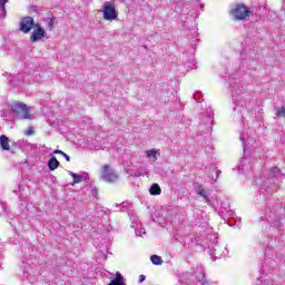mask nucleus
<instances>
[{
    "instance_id": "30",
    "label": "nucleus",
    "mask_w": 285,
    "mask_h": 285,
    "mask_svg": "<svg viewBox=\"0 0 285 285\" xmlns=\"http://www.w3.org/2000/svg\"><path fill=\"white\" fill-rule=\"evenodd\" d=\"M193 276L191 278H186V281L183 283L184 285H195V281H193Z\"/></svg>"
},
{
    "instance_id": "22",
    "label": "nucleus",
    "mask_w": 285,
    "mask_h": 285,
    "mask_svg": "<svg viewBox=\"0 0 285 285\" xmlns=\"http://www.w3.org/2000/svg\"><path fill=\"white\" fill-rule=\"evenodd\" d=\"M149 193L150 195H161V187H159V184H153Z\"/></svg>"
},
{
    "instance_id": "19",
    "label": "nucleus",
    "mask_w": 285,
    "mask_h": 285,
    "mask_svg": "<svg viewBox=\"0 0 285 285\" xmlns=\"http://www.w3.org/2000/svg\"><path fill=\"white\" fill-rule=\"evenodd\" d=\"M158 154H159V150L149 149V150L146 151V157H147V159H154V161H156Z\"/></svg>"
},
{
    "instance_id": "13",
    "label": "nucleus",
    "mask_w": 285,
    "mask_h": 285,
    "mask_svg": "<svg viewBox=\"0 0 285 285\" xmlns=\"http://www.w3.org/2000/svg\"><path fill=\"white\" fill-rule=\"evenodd\" d=\"M237 168H238V173L244 175V173H249L250 170H253V164L248 158H243L238 164Z\"/></svg>"
},
{
    "instance_id": "4",
    "label": "nucleus",
    "mask_w": 285,
    "mask_h": 285,
    "mask_svg": "<svg viewBox=\"0 0 285 285\" xmlns=\"http://www.w3.org/2000/svg\"><path fill=\"white\" fill-rule=\"evenodd\" d=\"M101 12L105 21H117L119 19V12L114 3L105 2Z\"/></svg>"
},
{
    "instance_id": "6",
    "label": "nucleus",
    "mask_w": 285,
    "mask_h": 285,
    "mask_svg": "<svg viewBox=\"0 0 285 285\" xmlns=\"http://www.w3.org/2000/svg\"><path fill=\"white\" fill-rule=\"evenodd\" d=\"M198 128L204 132H210L213 130V112L207 111L206 114L199 115Z\"/></svg>"
},
{
    "instance_id": "32",
    "label": "nucleus",
    "mask_w": 285,
    "mask_h": 285,
    "mask_svg": "<svg viewBox=\"0 0 285 285\" xmlns=\"http://www.w3.org/2000/svg\"><path fill=\"white\" fill-rule=\"evenodd\" d=\"M141 282H146V275H140L139 276V283L141 284Z\"/></svg>"
},
{
    "instance_id": "23",
    "label": "nucleus",
    "mask_w": 285,
    "mask_h": 285,
    "mask_svg": "<svg viewBox=\"0 0 285 285\" xmlns=\"http://www.w3.org/2000/svg\"><path fill=\"white\" fill-rule=\"evenodd\" d=\"M150 262H151L155 266H161V264H164V261L161 259V256H157V255H151V256H150Z\"/></svg>"
},
{
    "instance_id": "33",
    "label": "nucleus",
    "mask_w": 285,
    "mask_h": 285,
    "mask_svg": "<svg viewBox=\"0 0 285 285\" xmlns=\"http://www.w3.org/2000/svg\"><path fill=\"white\" fill-rule=\"evenodd\" d=\"M91 195H94V197H97V188L91 189Z\"/></svg>"
},
{
    "instance_id": "3",
    "label": "nucleus",
    "mask_w": 285,
    "mask_h": 285,
    "mask_svg": "<svg viewBox=\"0 0 285 285\" xmlns=\"http://www.w3.org/2000/svg\"><path fill=\"white\" fill-rule=\"evenodd\" d=\"M11 110L17 119H32V116H30V109L23 102H13L11 105Z\"/></svg>"
},
{
    "instance_id": "8",
    "label": "nucleus",
    "mask_w": 285,
    "mask_h": 285,
    "mask_svg": "<svg viewBox=\"0 0 285 285\" xmlns=\"http://www.w3.org/2000/svg\"><path fill=\"white\" fill-rule=\"evenodd\" d=\"M100 178L107 181V184H115L119 179V176L110 168V165H104Z\"/></svg>"
},
{
    "instance_id": "20",
    "label": "nucleus",
    "mask_w": 285,
    "mask_h": 285,
    "mask_svg": "<svg viewBox=\"0 0 285 285\" xmlns=\"http://www.w3.org/2000/svg\"><path fill=\"white\" fill-rule=\"evenodd\" d=\"M115 208H119L121 213H126L130 208V203L128 202H122L120 204H115Z\"/></svg>"
},
{
    "instance_id": "12",
    "label": "nucleus",
    "mask_w": 285,
    "mask_h": 285,
    "mask_svg": "<svg viewBox=\"0 0 285 285\" xmlns=\"http://www.w3.org/2000/svg\"><path fill=\"white\" fill-rule=\"evenodd\" d=\"M239 139L243 144L244 153H246V148H248V146H254V144H255V139H253L250 136H248V130L240 134Z\"/></svg>"
},
{
    "instance_id": "31",
    "label": "nucleus",
    "mask_w": 285,
    "mask_h": 285,
    "mask_svg": "<svg viewBox=\"0 0 285 285\" xmlns=\"http://www.w3.org/2000/svg\"><path fill=\"white\" fill-rule=\"evenodd\" d=\"M219 175H222V170L217 169V170H216V176L213 177V180H214V181H217V179H219Z\"/></svg>"
},
{
    "instance_id": "7",
    "label": "nucleus",
    "mask_w": 285,
    "mask_h": 285,
    "mask_svg": "<svg viewBox=\"0 0 285 285\" xmlns=\"http://www.w3.org/2000/svg\"><path fill=\"white\" fill-rule=\"evenodd\" d=\"M216 210L222 219L235 216V212L230 209V202L226 198L220 200V206Z\"/></svg>"
},
{
    "instance_id": "17",
    "label": "nucleus",
    "mask_w": 285,
    "mask_h": 285,
    "mask_svg": "<svg viewBox=\"0 0 285 285\" xmlns=\"http://www.w3.org/2000/svg\"><path fill=\"white\" fill-rule=\"evenodd\" d=\"M108 285H126V283H124V276L121 273H117L116 277L111 279Z\"/></svg>"
},
{
    "instance_id": "29",
    "label": "nucleus",
    "mask_w": 285,
    "mask_h": 285,
    "mask_svg": "<svg viewBox=\"0 0 285 285\" xmlns=\"http://www.w3.org/2000/svg\"><path fill=\"white\" fill-rule=\"evenodd\" d=\"M24 135H27L28 137H30V135H35V128L33 127H29L26 131Z\"/></svg>"
},
{
    "instance_id": "5",
    "label": "nucleus",
    "mask_w": 285,
    "mask_h": 285,
    "mask_svg": "<svg viewBox=\"0 0 285 285\" xmlns=\"http://www.w3.org/2000/svg\"><path fill=\"white\" fill-rule=\"evenodd\" d=\"M250 9L244 4H235L230 11V14L234 17L235 21H244L250 17Z\"/></svg>"
},
{
    "instance_id": "26",
    "label": "nucleus",
    "mask_w": 285,
    "mask_h": 285,
    "mask_svg": "<svg viewBox=\"0 0 285 285\" xmlns=\"http://www.w3.org/2000/svg\"><path fill=\"white\" fill-rule=\"evenodd\" d=\"M197 194L203 197V199H205L206 202H208V191H206V189L202 188L197 190Z\"/></svg>"
},
{
    "instance_id": "25",
    "label": "nucleus",
    "mask_w": 285,
    "mask_h": 285,
    "mask_svg": "<svg viewBox=\"0 0 285 285\" xmlns=\"http://www.w3.org/2000/svg\"><path fill=\"white\" fill-rule=\"evenodd\" d=\"M45 23L47 24V30L52 32V28H55V20H52V18H47L45 19Z\"/></svg>"
},
{
    "instance_id": "11",
    "label": "nucleus",
    "mask_w": 285,
    "mask_h": 285,
    "mask_svg": "<svg viewBox=\"0 0 285 285\" xmlns=\"http://www.w3.org/2000/svg\"><path fill=\"white\" fill-rule=\"evenodd\" d=\"M212 253L216 259H220V257L228 256V248H226L223 245H219V243H214L212 246Z\"/></svg>"
},
{
    "instance_id": "10",
    "label": "nucleus",
    "mask_w": 285,
    "mask_h": 285,
    "mask_svg": "<svg viewBox=\"0 0 285 285\" xmlns=\"http://www.w3.org/2000/svg\"><path fill=\"white\" fill-rule=\"evenodd\" d=\"M37 23H35V19L32 17H24L20 21V30L21 32H24V35H28L32 28H35Z\"/></svg>"
},
{
    "instance_id": "34",
    "label": "nucleus",
    "mask_w": 285,
    "mask_h": 285,
    "mask_svg": "<svg viewBox=\"0 0 285 285\" xmlns=\"http://www.w3.org/2000/svg\"><path fill=\"white\" fill-rule=\"evenodd\" d=\"M272 226H281V223L279 222H273Z\"/></svg>"
},
{
    "instance_id": "15",
    "label": "nucleus",
    "mask_w": 285,
    "mask_h": 285,
    "mask_svg": "<svg viewBox=\"0 0 285 285\" xmlns=\"http://www.w3.org/2000/svg\"><path fill=\"white\" fill-rule=\"evenodd\" d=\"M59 166H61V163H59V160H57V157H52L51 159H49L48 161V168L49 170H57V168H59Z\"/></svg>"
},
{
    "instance_id": "14",
    "label": "nucleus",
    "mask_w": 285,
    "mask_h": 285,
    "mask_svg": "<svg viewBox=\"0 0 285 285\" xmlns=\"http://www.w3.org/2000/svg\"><path fill=\"white\" fill-rule=\"evenodd\" d=\"M0 147L2 150H10V138H8V136H0Z\"/></svg>"
},
{
    "instance_id": "37",
    "label": "nucleus",
    "mask_w": 285,
    "mask_h": 285,
    "mask_svg": "<svg viewBox=\"0 0 285 285\" xmlns=\"http://www.w3.org/2000/svg\"><path fill=\"white\" fill-rule=\"evenodd\" d=\"M13 193H16V194H17V190H13Z\"/></svg>"
},
{
    "instance_id": "21",
    "label": "nucleus",
    "mask_w": 285,
    "mask_h": 285,
    "mask_svg": "<svg viewBox=\"0 0 285 285\" xmlns=\"http://www.w3.org/2000/svg\"><path fill=\"white\" fill-rule=\"evenodd\" d=\"M6 3H8V0H0V18L6 19Z\"/></svg>"
},
{
    "instance_id": "35",
    "label": "nucleus",
    "mask_w": 285,
    "mask_h": 285,
    "mask_svg": "<svg viewBox=\"0 0 285 285\" xmlns=\"http://www.w3.org/2000/svg\"><path fill=\"white\" fill-rule=\"evenodd\" d=\"M264 285H274V284H273V281H272V283H266V281H265Z\"/></svg>"
},
{
    "instance_id": "38",
    "label": "nucleus",
    "mask_w": 285,
    "mask_h": 285,
    "mask_svg": "<svg viewBox=\"0 0 285 285\" xmlns=\"http://www.w3.org/2000/svg\"><path fill=\"white\" fill-rule=\"evenodd\" d=\"M2 257L0 256V262H1Z\"/></svg>"
},
{
    "instance_id": "18",
    "label": "nucleus",
    "mask_w": 285,
    "mask_h": 285,
    "mask_svg": "<svg viewBox=\"0 0 285 285\" xmlns=\"http://www.w3.org/2000/svg\"><path fill=\"white\" fill-rule=\"evenodd\" d=\"M196 277L198 279V284L213 285V283H210L206 279V274L204 272H200L198 275H196Z\"/></svg>"
},
{
    "instance_id": "1",
    "label": "nucleus",
    "mask_w": 285,
    "mask_h": 285,
    "mask_svg": "<svg viewBox=\"0 0 285 285\" xmlns=\"http://www.w3.org/2000/svg\"><path fill=\"white\" fill-rule=\"evenodd\" d=\"M229 90L232 92V99L234 101V108L232 117L234 121H240L244 126V108L248 106V100H246V85L242 78L236 76H230L229 78Z\"/></svg>"
},
{
    "instance_id": "9",
    "label": "nucleus",
    "mask_w": 285,
    "mask_h": 285,
    "mask_svg": "<svg viewBox=\"0 0 285 285\" xmlns=\"http://www.w3.org/2000/svg\"><path fill=\"white\" fill-rule=\"evenodd\" d=\"M46 29H43L41 24L36 23L33 31L30 35L31 43H37L38 41H41V39H46Z\"/></svg>"
},
{
    "instance_id": "24",
    "label": "nucleus",
    "mask_w": 285,
    "mask_h": 285,
    "mask_svg": "<svg viewBox=\"0 0 285 285\" xmlns=\"http://www.w3.org/2000/svg\"><path fill=\"white\" fill-rule=\"evenodd\" d=\"M185 68L187 70H195V68H197V62L195 61V59H191L185 63Z\"/></svg>"
},
{
    "instance_id": "27",
    "label": "nucleus",
    "mask_w": 285,
    "mask_h": 285,
    "mask_svg": "<svg viewBox=\"0 0 285 285\" xmlns=\"http://www.w3.org/2000/svg\"><path fill=\"white\" fill-rule=\"evenodd\" d=\"M53 155H61V157H65L66 161H70V156H68V154H66L59 149L53 150Z\"/></svg>"
},
{
    "instance_id": "36",
    "label": "nucleus",
    "mask_w": 285,
    "mask_h": 285,
    "mask_svg": "<svg viewBox=\"0 0 285 285\" xmlns=\"http://www.w3.org/2000/svg\"><path fill=\"white\" fill-rule=\"evenodd\" d=\"M131 228H135V222L131 223Z\"/></svg>"
},
{
    "instance_id": "2",
    "label": "nucleus",
    "mask_w": 285,
    "mask_h": 285,
    "mask_svg": "<svg viewBox=\"0 0 285 285\" xmlns=\"http://www.w3.org/2000/svg\"><path fill=\"white\" fill-rule=\"evenodd\" d=\"M282 179V173L279 168L273 167L272 169L266 171V179L261 186L262 193H266V195H273L275 190H277V181Z\"/></svg>"
},
{
    "instance_id": "16",
    "label": "nucleus",
    "mask_w": 285,
    "mask_h": 285,
    "mask_svg": "<svg viewBox=\"0 0 285 285\" xmlns=\"http://www.w3.org/2000/svg\"><path fill=\"white\" fill-rule=\"evenodd\" d=\"M68 175L72 177L71 186H75V184H81L83 181V176L76 174L75 171H68Z\"/></svg>"
},
{
    "instance_id": "28",
    "label": "nucleus",
    "mask_w": 285,
    "mask_h": 285,
    "mask_svg": "<svg viewBox=\"0 0 285 285\" xmlns=\"http://www.w3.org/2000/svg\"><path fill=\"white\" fill-rule=\"evenodd\" d=\"M135 233L138 237H144L146 235V228H137Z\"/></svg>"
}]
</instances>
